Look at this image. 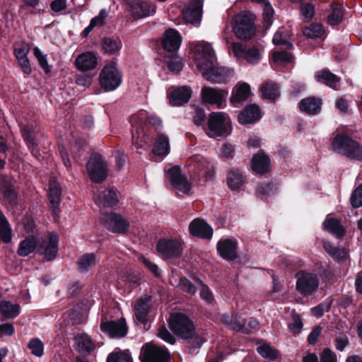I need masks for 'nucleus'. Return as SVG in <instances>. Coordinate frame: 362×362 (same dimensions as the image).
<instances>
[{
    "label": "nucleus",
    "mask_w": 362,
    "mask_h": 362,
    "mask_svg": "<svg viewBox=\"0 0 362 362\" xmlns=\"http://www.w3.org/2000/svg\"><path fill=\"white\" fill-rule=\"evenodd\" d=\"M320 362H337V355L330 349L325 348L320 355Z\"/></svg>",
    "instance_id": "obj_64"
},
{
    "label": "nucleus",
    "mask_w": 362,
    "mask_h": 362,
    "mask_svg": "<svg viewBox=\"0 0 362 362\" xmlns=\"http://www.w3.org/2000/svg\"><path fill=\"white\" fill-rule=\"evenodd\" d=\"M262 94L264 98L274 100L279 95L278 86L272 82H267L262 86Z\"/></svg>",
    "instance_id": "obj_46"
},
{
    "label": "nucleus",
    "mask_w": 362,
    "mask_h": 362,
    "mask_svg": "<svg viewBox=\"0 0 362 362\" xmlns=\"http://www.w3.org/2000/svg\"><path fill=\"white\" fill-rule=\"evenodd\" d=\"M194 59L197 69L203 77L211 81H215L217 69L216 58L211 45L200 42L194 48Z\"/></svg>",
    "instance_id": "obj_2"
},
{
    "label": "nucleus",
    "mask_w": 362,
    "mask_h": 362,
    "mask_svg": "<svg viewBox=\"0 0 362 362\" xmlns=\"http://www.w3.org/2000/svg\"><path fill=\"white\" fill-rule=\"evenodd\" d=\"M37 246L38 236L29 235L20 243L17 253L21 257H26L34 252Z\"/></svg>",
    "instance_id": "obj_32"
},
{
    "label": "nucleus",
    "mask_w": 362,
    "mask_h": 362,
    "mask_svg": "<svg viewBox=\"0 0 362 362\" xmlns=\"http://www.w3.org/2000/svg\"><path fill=\"white\" fill-rule=\"evenodd\" d=\"M230 48L238 60L245 59L248 63L255 64L262 59V49L257 46L246 49L240 42H233Z\"/></svg>",
    "instance_id": "obj_10"
},
{
    "label": "nucleus",
    "mask_w": 362,
    "mask_h": 362,
    "mask_svg": "<svg viewBox=\"0 0 362 362\" xmlns=\"http://www.w3.org/2000/svg\"><path fill=\"white\" fill-rule=\"evenodd\" d=\"M0 238L6 243H10L12 238L10 224L1 211H0Z\"/></svg>",
    "instance_id": "obj_44"
},
{
    "label": "nucleus",
    "mask_w": 362,
    "mask_h": 362,
    "mask_svg": "<svg viewBox=\"0 0 362 362\" xmlns=\"http://www.w3.org/2000/svg\"><path fill=\"white\" fill-rule=\"evenodd\" d=\"M169 326L175 334L185 339L192 338L195 333L192 321L181 313H173L170 315Z\"/></svg>",
    "instance_id": "obj_5"
},
{
    "label": "nucleus",
    "mask_w": 362,
    "mask_h": 362,
    "mask_svg": "<svg viewBox=\"0 0 362 362\" xmlns=\"http://www.w3.org/2000/svg\"><path fill=\"white\" fill-rule=\"evenodd\" d=\"M257 351L263 358L269 360H274L279 356V352L267 344L259 345L257 347Z\"/></svg>",
    "instance_id": "obj_49"
},
{
    "label": "nucleus",
    "mask_w": 362,
    "mask_h": 362,
    "mask_svg": "<svg viewBox=\"0 0 362 362\" xmlns=\"http://www.w3.org/2000/svg\"><path fill=\"white\" fill-rule=\"evenodd\" d=\"M229 119L222 112H212L208 119V131L206 134L211 138L226 136L229 134Z\"/></svg>",
    "instance_id": "obj_8"
},
{
    "label": "nucleus",
    "mask_w": 362,
    "mask_h": 362,
    "mask_svg": "<svg viewBox=\"0 0 362 362\" xmlns=\"http://www.w3.org/2000/svg\"><path fill=\"white\" fill-rule=\"evenodd\" d=\"M59 238L56 233H49L41 240L38 238L37 250L45 259L49 261L54 259L58 252Z\"/></svg>",
    "instance_id": "obj_12"
},
{
    "label": "nucleus",
    "mask_w": 362,
    "mask_h": 362,
    "mask_svg": "<svg viewBox=\"0 0 362 362\" xmlns=\"http://www.w3.org/2000/svg\"><path fill=\"white\" fill-rule=\"evenodd\" d=\"M107 165L100 155L91 156L87 163V171L95 182H103L107 177Z\"/></svg>",
    "instance_id": "obj_15"
},
{
    "label": "nucleus",
    "mask_w": 362,
    "mask_h": 362,
    "mask_svg": "<svg viewBox=\"0 0 362 362\" xmlns=\"http://www.w3.org/2000/svg\"><path fill=\"white\" fill-rule=\"evenodd\" d=\"M262 117L259 107L255 104L250 105L239 114L238 121L243 124H253Z\"/></svg>",
    "instance_id": "obj_28"
},
{
    "label": "nucleus",
    "mask_w": 362,
    "mask_h": 362,
    "mask_svg": "<svg viewBox=\"0 0 362 362\" xmlns=\"http://www.w3.org/2000/svg\"><path fill=\"white\" fill-rule=\"evenodd\" d=\"M185 20L192 24L199 23L202 16V2L196 1L185 7L183 12Z\"/></svg>",
    "instance_id": "obj_26"
},
{
    "label": "nucleus",
    "mask_w": 362,
    "mask_h": 362,
    "mask_svg": "<svg viewBox=\"0 0 362 362\" xmlns=\"http://www.w3.org/2000/svg\"><path fill=\"white\" fill-rule=\"evenodd\" d=\"M325 251L334 259L345 260L349 257V251L345 247L335 246L329 241L325 240L322 243Z\"/></svg>",
    "instance_id": "obj_33"
},
{
    "label": "nucleus",
    "mask_w": 362,
    "mask_h": 362,
    "mask_svg": "<svg viewBox=\"0 0 362 362\" xmlns=\"http://www.w3.org/2000/svg\"><path fill=\"white\" fill-rule=\"evenodd\" d=\"M316 78L318 81L322 82L332 88H336L340 82V79L338 76L326 69L319 71L316 74Z\"/></svg>",
    "instance_id": "obj_42"
},
{
    "label": "nucleus",
    "mask_w": 362,
    "mask_h": 362,
    "mask_svg": "<svg viewBox=\"0 0 362 362\" xmlns=\"http://www.w3.org/2000/svg\"><path fill=\"white\" fill-rule=\"evenodd\" d=\"M178 286L182 291L189 294H194L197 291L195 286L186 278L180 279Z\"/></svg>",
    "instance_id": "obj_61"
},
{
    "label": "nucleus",
    "mask_w": 362,
    "mask_h": 362,
    "mask_svg": "<svg viewBox=\"0 0 362 362\" xmlns=\"http://www.w3.org/2000/svg\"><path fill=\"white\" fill-rule=\"evenodd\" d=\"M342 19V11L338 6H332V13L327 17L328 23L331 25H337Z\"/></svg>",
    "instance_id": "obj_58"
},
{
    "label": "nucleus",
    "mask_w": 362,
    "mask_h": 362,
    "mask_svg": "<svg viewBox=\"0 0 362 362\" xmlns=\"http://www.w3.org/2000/svg\"><path fill=\"white\" fill-rule=\"evenodd\" d=\"M228 91L211 87L204 86L202 89V100L204 103L223 108L226 105Z\"/></svg>",
    "instance_id": "obj_17"
},
{
    "label": "nucleus",
    "mask_w": 362,
    "mask_h": 362,
    "mask_svg": "<svg viewBox=\"0 0 362 362\" xmlns=\"http://www.w3.org/2000/svg\"><path fill=\"white\" fill-rule=\"evenodd\" d=\"M350 203L355 209L362 206V183L352 192Z\"/></svg>",
    "instance_id": "obj_55"
},
{
    "label": "nucleus",
    "mask_w": 362,
    "mask_h": 362,
    "mask_svg": "<svg viewBox=\"0 0 362 362\" xmlns=\"http://www.w3.org/2000/svg\"><path fill=\"white\" fill-rule=\"evenodd\" d=\"M21 132L25 141L33 153L34 149L37 146V143L33 127L28 125L24 126Z\"/></svg>",
    "instance_id": "obj_48"
},
{
    "label": "nucleus",
    "mask_w": 362,
    "mask_h": 362,
    "mask_svg": "<svg viewBox=\"0 0 362 362\" xmlns=\"http://www.w3.org/2000/svg\"><path fill=\"white\" fill-rule=\"evenodd\" d=\"M333 303V298L332 297H329L326 300L315 307H313L311 309V313L313 315L316 317H322L325 312H328L330 309V307Z\"/></svg>",
    "instance_id": "obj_52"
},
{
    "label": "nucleus",
    "mask_w": 362,
    "mask_h": 362,
    "mask_svg": "<svg viewBox=\"0 0 362 362\" xmlns=\"http://www.w3.org/2000/svg\"><path fill=\"white\" fill-rule=\"evenodd\" d=\"M74 65L78 70L83 72L92 71L98 66V56L92 52H83L77 56Z\"/></svg>",
    "instance_id": "obj_22"
},
{
    "label": "nucleus",
    "mask_w": 362,
    "mask_h": 362,
    "mask_svg": "<svg viewBox=\"0 0 362 362\" xmlns=\"http://www.w3.org/2000/svg\"><path fill=\"white\" fill-rule=\"evenodd\" d=\"M299 107L302 112L315 115L320 111L321 100L315 97L307 98L300 100Z\"/></svg>",
    "instance_id": "obj_36"
},
{
    "label": "nucleus",
    "mask_w": 362,
    "mask_h": 362,
    "mask_svg": "<svg viewBox=\"0 0 362 362\" xmlns=\"http://www.w3.org/2000/svg\"><path fill=\"white\" fill-rule=\"evenodd\" d=\"M107 362H133V358L128 349L117 348L107 356Z\"/></svg>",
    "instance_id": "obj_43"
},
{
    "label": "nucleus",
    "mask_w": 362,
    "mask_h": 362,
    "mask_svg": "<svg viewBox=\"0 0 362 362\" xmlns=\"http://www.w3.org/2000/svg\"><path fill=\"white\" fill-rule=\"evenodd\" d=\"M129 12L134 18H142L152 16L156 7L144 0H132L129 3Z\"/></svg>",
    "instance_id": "obj_18"
},
{
    "label": "nucleus",
    "mask_w": 362,
    "mask_h": 362,
    "mask_svg": "<svg viewBox=\"0 0 362 362\" xmlns=\"http://www.w3.org/2000/svg\"><path fill=\"white\" fill-rule=\"evenodd\" d=\"M170 152L169 138L165 134H158L153 147V153L158 156H165Z\"/></svg>",
    "instance_id": "obj_35"
},
{
    "label": "nucleus",
    "mask_w": 362,
    "mask_h": 362,
    "mask_svg": "<svg viewBox=\"0 0 362 362\" xmlns=\"http://www.w3.org/2000/svg\"><path fill=\"white\" fill-rule=\"evenodd\" d=\"M190 165H193L196 173L205 182L211 180L215 175L214 165L209 159L201 155H194L190 158Z\"/></svg>",
    "instance_id": "obj_14"
},
{
    "label": "nucleus",
    "mask_w": 362,
    "mask_h": 362,
    "mask_svg": "<svg viewBox=\"0 0 362 362\" xmlns=\"http://www.w3.org/2000/svg\"><path fill=\"white\" fill-rule=\"evenodd\" d=\"M184 250V242L177 238H162L156 244L158 255L165 260L180 258Z\"/></svg>",
    "instance_id": "obj_6"
},
{
    "label": "nucleus",
    "mask_w": 362,
    "mask_h": 362,
    "mask_svg": "<svg viewBox=\"0 0 362 362\" xmlns=\"http://www.w3.org/2000/svg\"><path fill=\"white\" fill-rule=\"evenodd\" d=\"M170 354L167 349L147 343L141 349V362H168Z\"/></svg>",
    "instance_id": "obj_11"
},
{
    "label": "nucleus",
    "mask_w": 362,
    "mask_h": 362,
    "mask_svg": "<svg viewBox=\"0 0 362 362\" xmlns=\"http://www.w3.org/2000/svg\"><path fill=\"white\" fill-rule=\"evenodd\" d=\"M96 264L95 255L87 253L81 256L78 262V267L82 270L90 269Z\"/></svg>",
    "instance_id": "obj_51"
},
{
    "label": "nucleus",
    "mask_w": 362,
    "mask_h": 362,
    "mask_svg": "<svg viewBox=\"0 0 362 362\" xmlns=\"http://www.w3.org/2000/svg\"><path fill=\"white\" fill-rule=\"evenodd\" d=\"M104 226L115 233H124L129 228V221L122 215L115 213H105L100 218Z\"/></svg>",
    "instance_id": "obj_9"
},
{
    "label": "nucleus",
    "mask_w": 362,
    "mask_h": 362,
    "mask_svg": "<svg viewBox=\"0 0 362 362\" xmlns=\"http://www.w3.org/2000/svg\"><path fill=\"white\" fill-rule=\"evenodd\" d=\"M132 126L134 129L132 134V141L136 148H141L147 143L146 138L151 134L150 127L155 131H160L162 127V120L157 116L148 114L144 110L139 111L130 119Z\"/></svg>",
    "instance_id": "obj_1"
},
{
    "label": "nucleus",
    "mask_w": 362,
    "mask_h": 362,
    "mask_svg": "<svg viewBox=\"0 0 362 362\" xmlns=\"http://www.w3.org/2000/svg\"><path fill=\"white\" fill-rule=\"evenodd\" d=\"M122 47V42L118 39L110 37L104 38L102 43V48L105 53L114 54L117 53Z\"/></svg>",
    "instance_id": "obj_45"
},
{
    "label": "nucleus",
    "mask_w": 362,
    "mask_h": 362,
    "mask_svg": "<svg viewBox=\"0 0 362 362\" xmlns=\"http://www.w3.org/2000/svg\"><path fill=\"white\" fill-rule=\"evenodd\" d=\"M122 78V76L118 70L117 64L111 62L106 64L102 69L99 83L105 91H112L120 86Z\"/></svg>",
    "instance_id": "obj_7"
},
{
    "label": "nucleus",
    "mask_w": 362,
    "mask_h": 362,
    "mask_svg": "<svg viewBox=\"0 0 362 362\" xmlns=\"http://www.w3.org/2000/svg\"><path fill=\"white\" fill-rule=\"evenodd\" d=\"M61 193L62 189L58 182L51 179L49 184L48 199L52 209V214L54 215H57L59 209Z\"/></svg>",
    "instance_id": "obj_29"
},
{
    "label": "nucleus",
    "mask_w": 362,
    "mask_h": 362,
    "mask_svg": "<svg viewBox=\"0 0 362 362\" xmlns=\"http://www.w3.org/2000/svg\"><path fill=\"white\" fill-rule=\"evenodd\" d=\"M315 6L310 3H304L300 6V15L304 21H309L314 16Z\"/></svg>",
    "instance_id": "obj_56"
},
{
    "label": "nucleus",
    "mask_w": 362,
    "mask_h": 362,
    "mask_svg": "<svg viewBox=\"0 0 362 362\" xmlns=\"http://www.w3.org/2000/svg\"><path fill=\"white\" fill-rule=\"evenodd\" d=\"M334 152L352 160H362V145L345 133H338L332 141Z\"/></svg>",
    "instance_id": "obj_3"
},
{
    "label": "nucleus",
    "mask_w": 362,
    "mask_h": 362,
    "mask_svg": "<svg viewBox=\"0 0 362 362\" xmlns=\"http://www.w3.org/2000/svg\"><path fill=\"white\" fill-rule=\"evenodd\" d=\"M238 241L235 239H221L217 243V250L220 256L229 261L238 257Z\"/></svg>",
    "instance_id": "obj_20"
},
{
    "label": "nucleus",
    "mask_w": 362,
    "mask_h": 362,
    "mask_svg": "<svg viewBox=\"0 0 362 362\" xmlns=\"http://www.w3.org/2000/svg\"><path fill=\"white\" fill-rule=\"evenodd\" d=\"M227 184L232 190H240L243 188L245 180L238 170H233L228 173Z\"/></svg>",
    "instance_id": "obj_39"
},
{
    "label": "nucleus",
    "mask_w": 362,
    "mask_h": 362,
    "mask_svg": "<svg viewBox=\"0 0 362 362\" xmlns=\"http://www.w3.org/2000/svg\"><path fill=\"white\" fill-rule=\"evenodd\" d=\"M158 337L170 344H174L176 341L174 335L165 326H162L158 329Z\"/></svg>",
    "instance_id": "obj_60"
},
{
    "label": "nucleus",
    "mask_w": 362,
    "mask_h": 362,
    "mask_svg": "<svg viewBox=\"0 0 362 362\" xmlns=\"http://www.w3.org/2000/svg\"><path fill=\"white\" fill-rule=\"evenodd\" d=\"M75 341L78 352L90 354L94 349V345L88 335L79 334L75 337Z\"/></svg>",
    "instance_id": "obj_40"
},
{
    "label": "nucleus",
    "mask_w": 362,
    "mask_h": 362,
    "mask_svg": "<svg viewBox=\"0 0 362 362\" xmlns=\"http://www.w3.org/2000/svg\"><path fill=\"white\" fill-rule=\"evenodd\" d=\"M166 177L179 195L187 194L191 189V184L187 178L181 174L178 166H173L166 170Z\"/></svg>",
    "instance_id": "obj_13"
},
{
    "label": "nucleus",
    "mask_w": 362,
    "mask_h": 362,
    "mask_svg": "<svg viewBox=\"0 0 362 362\" xmlns=\"http://www.w3.org/2000/svg\"><path fill=\"white\" fill-rule=\"evenodd\" d=\"M269 159L262 151L254 155L252 160V168L258 174H264L269 170Z\"/></svg>",
    "instance_id": "obj_34"
},
{
    "label": "nucleus",
    "mask_w": 362,
    "mask_h": 362,
    "mask_svg": "<svg viewBox=\"0 0 362 362\" xmlns=\"http://www.w3.org/2000/svg\"><path fill=\"white\" fill-rule=\"evenodd\" d=\"M30 52L29 44L22 42L18 43L14 47V54L21 68V70L25 75H30L32 72V68L30 64L28 55Z\"/></svg>",
    "instance_id": "obj_19"
},
{
    "label": "nucleus",
    "mask_w": 362,
    "mask_h": 362,
    "mask_svg": "<svg viewBox=\"0 0 362 362\" xmlns=\"http://www.w3.org/2000/svg\"><path fill=\"white\" fill-rule=\"evenodd\" d=\"M288 33L283 28H279L274 35L272 42L279 46H285L286 48H293V45L288 41Z\"/></svg>",
    "instance_id": "obj_47"
},
{
    "label": "nucleus",
    "mask_w": 362,
    "mask_h": 362,
    "mask_svg": "<svg viewBox=\"0 0 362 362\" xmlns=\"http://www.w3.org/2000/svg\"><path fill=\"white\" fill-rule=\"evenodd\" d=\"M33 54H34L35 57H36V59H37L40 66L46 73H49L50 67L48 64L47 55L44 54L37 47H35L33 48Z\"/></svg>",
    "instance_id": "obj_54"
},
{
    "label": "nucleus",
    "mask_w": 362,
    "mask_h": 362,
    "mask_svg": "<svg viewBox=\"0 0 362 362\" xmlns=\"http://www.w3.org/2000/svg\"><path fill=\"white\" fill-rule=\"evenodd\" d=\"M101 330L111 337H122L127 332L126 322L124 318L117 321H103L100 324Z\"/></svg>",
    "instance_id": "obj_21"
},
{
    "label": "nucleus",
    "mask_w": 362,
    "mask_h": 362,
    "mask_svg": "<svg viewBox=\"0 0 362 362\" xmlns=\"http://www.w3.org/2000/svg\"><path fill=\"white\" fill-rule=\"evenodd\" d=\"M296 290L302 295L308 296L319 286V280L315 273H296Z\"/></svg>",
    "instance_id": "obj_16"
},
{
    "label": "nucleus",
    "mask_w": 362,
    "mask_h": 362,
    "mask_svg": "<svg viewBox=\"0 0 362 362\" xmlns=\"http://www.w3.org/2000/svg\"><path fill=\"white\" fill-rule=\"evenodd\" d=\"M168 95L171 105L180 106L188 102L192 95V91L187 86L177 88L172 87L168 89Z\"/></svg>",
    "instance_id": "obj_23"
},
{
    "label": "nucleus",
    "mask_w": 362,
    "mask_h": 362,
    "mask_svg": "<svg viewBox=\"0 0 362 362\" xmlns=\"http://www.w3.org/2000/svg\"><path fill=\"white\" fill-rule=\"evenodd\" d=\"M181 43L182 37L176 30L170 28L165 31L162 41L165 50L169 52H175L180 48Z\"/></svg>",
    "instance_id": "obj_25"
},
{
    "label": "nucleus",
    "mask_w": 362,
    "mask_h": 362,
    "mask_svg": "<svg viewBox=\"0 0 362 362\" xmlns=\"http://www.w3.org/2000/svg\"><path fill=\"white\" fill-rule=\"evenodd\" d=\"M255 16L248 12H240L233 18V30L235 36L241 40H249L256 35Z\"/></svg>",
    "instance_id": "obj_4"
},
{
    "label": "nucleus",
    "mask_w": 362,
    "mask_h": 362,
    "mask_svg": "<svg viewBox=\"0 0 362 362\" xmlns=\"http://www.w3.org/2000/svg\"><path fill=\"white\" fill-rule=\"evenodd\" d=\"M292 56L285 51L276 52L273 54L274 61L277 64H284L291 62Z\"/></svg>",
    "instance_id": "obj_62"
},
{
    "label": "nucleus",
    "mask_w": 362,
    "mask_h": 362,
    "mask_svg": "<svg viewBox=\"0 0 362 362\" xmlns=\"http://www.w3.org/2000/svg\"><path fill=\"white\" fill-rule=\"evenodd\" d=\"M324 229L332 233L337 238H342L345 234V229L338 219L327 218L323 223Z\"/></svg>",
    "instance_id": "obj_37"
},
{
    "label": "nucleus",
    "mask_w": 362,
    "mask_h": 362,
    "mask_svg": "<svg viewBox=\"0 0 362 362\" xmlns=\"http://www.w3.org/2000/svg\"><path fill=\"white\" fill-rule=\"evenodd\" d=\"M0 187L4 201L11 206H16L18 203L17 194L12 188L11 180L6 177H1L0 179Z\"/></svg>",
    "instance_id": "obj_30"
},
{
    "label": "nucleus",
    "mask_w": 362,
    "mask_h": 362,
    "mask_svg": "<svg viewBox=\"0 0 362 362\" xmlns=\"http://www.w3.org/2000/svg\"><path fill=\"white\" fill-rule=\"evenodd\" d=\"M250 94V85L245 82H239L233 88L230 102L234 107H238L249 98Z\"/></svg>",
    "instance_id": "obj_27"
},
{
    "label": "nucleus",
    "mask_w": 362,
    "mask_h": 362,
    "mask_svg": "<svg viewBox=\"0 0 362 362\" xmlns=\"http://www.w3.org/2000/svg\"><path fill=\"white\" fill-rule=\"evenodd\" d=\"M196 281L202 286L200 296L201 298L209 303L214 301V296L212 292L209 290L208 286L203 284L202 281L199 279H196Z\"/></svg>",
    "instance_id": "obj_63"
},
{
    "label": "nucleus",
    "mask_w": 362,
    "mask_h": 362,
    "mask_svg": "<svg viewBox=\"0 0 362 362\" xmlns=\"http://www.w3.org/2000/svg\"><path fill=\"white\" fill-rule=\"evenodd\" d=\"M292 322L289 323L288 328L293 334H299L302 329L303 323L298 314L291 315Z\"/></svg>",
    "instance_id": "obj_59"
},
{
    "label": "nucleus",
    "mask_w": 362,
    "mask_h": 362,
    "mask_svg": "<svg viewBox=\"0 0 362 362\" xmlns=\"http://www.w3.org/2000/svg\"><path fill=\"white\" fill-rule=\"evenodd\" d=\"M85 146L86 142L83 139H78L76 140L74 144H71L69 148L72 156L74 158L81 156L84 151Z\"/></svg>",
    "instance_id": "obj_57"
},
{
    "label": "nucleus",
    "mask_w": 362,
    "mask_h": 362,
    "mask_svg": "<svg viewBox=\"0 0 362 362\" xmlns=\"http://www.w3.org/2000/svg\"><path fill=\"white\" fill-rule=\"evenodd\" d=\"M150 298L139 299L134 305L135 317L138 322L146 325L150 309Z\"/></svg>",
    "instance_id": "obj_31"
},
{
    "label": "nucleus",
    "mask_w": 362,
    "mask_h": 362,
    "mask_svg": "<svg viewBox=\"0 0 362 362\" xmlns=\"http://www.w3.org/2000/svg\"><path fill=\"white\" fill-rule=\"evenodd\" d=\"M100 204L105 206H111L117 204L119 199L117 192L111 189H103L97 194Z\"/></svg>",
    "instance_id": "obj_38"
},
{
    "label": "nucleus",
    "mask_w": 362,
    "mask_h": 362,
    "mask_svg": "<svg viewBox=\"0 0 362 362\" xmlns=\"http://www.w3.org/2000/svg\"><path fill=\"white\" fill-rule=\"evenodd\" d=\"M0 313L6 318H15L20 313V305L3 300L0 303Z\"/></svg>",
    "instance_id": "obj_41"
},
{
    "label": "nucleus",
    "mask_w": 362,
    "mask_h": 362,
    "mask_svg": "<svg viewBox=\"0 0 362 362\" xmlns=\"http://www.w3.org/2000/svg\"><path fill=\"white\" fill-rule=\"evenodd\" d=\"M189 230L192 235L204 239H211L213 235L212 228L201 218L194 219L189 226Z\"/></svg>",
    "instance_id": "obj_24"
},
{
    "label": "nucleus",
    "mask_w": 362,
    "mask_h": 362,
    "mask_svg": "<svg viewBox=\"0 0 362 362\" xmlns=\"http://www.w3.org/2000/svg\"><path fill=\"white\" fill-rule=\"evenodd\" d=\"M323 27L321 24L313 23L303 30V35L308 38H317L322 35Z\"/></svg>",
    "instance_id": "obj_50"
},
{
    "label": "nucleus",
    "mask_w": 362,
    "mask_h": 362,
    "mask_svg": "<svg viewBox=\"0 0 362 362\" xmlns=\"http://www.w3.org/2000/svg\"><path fill=\"white\" fill-rule=\"evenodd\" d=\"M31 354L37 357H41L44 354V344L38 338L32 339L28 344Z\"/></svg>",
    "instance_id": "obj_53"
}]
</instances>
